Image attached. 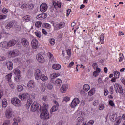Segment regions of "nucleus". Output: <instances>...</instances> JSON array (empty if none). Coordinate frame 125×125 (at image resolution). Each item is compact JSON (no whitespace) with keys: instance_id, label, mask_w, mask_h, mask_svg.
<instances>
[{"instance_id":"1","label":"nucleus","mask_w":125,"mask_h":125,"mask_svg":"<svg viewBox=\"0 0 125 125\" xmlns=\"http://www.w3.org/2000/svg\"><path fill=\"white\" fill-rule=\"evenodd\" d=\"M44 107L42 109L40 114V118L42 120H48V119H49V114L48 113V111H47L48 105L44 104Z\"/></svg>"},{"instance_id":"2","label":"nucleus","mask_w":125,"mask_h":125,"mask_svg":"<svg viewBox=\"0 0 125 125\" xmlns=\"http://www.w3.org/2000/svg\"><path fill=\"white\" fill-rule=\"evenodd\" d=\"M11 101L12 104L15 107H20L22 105V102L17 97L12 98Z\"/></svg>"},{"instance_id":"3","label":"nucleus","mask_w":125,"mask_h":125,"mask_svg":"<svg viewBox=\"0 0 125 125\" xmlns=\"http://www.w3.org/2000/svg\"><path fill=\"white\" fill-rule=\"evenodd\" d=\"M36 98V96H35V94L32 93L30 95V98L27 100V102L26 103V107L27 108V109H29L30 107L31 106V105L32 104V102L33 101V99H35Z\"/></svg>"},{"instance_id":"4","label":"nucleus","mask_w":125,"mask_h":125,"mask_svg":"<svg viewBox=\"0 0 125 125\" xmlns=\"http://www.w3.org/2000/svg\"><path fill=\"white\" fill-rule=\"evenodd\" d=\"M38 110H41V105L40 104L34 102L31 105V111L32 112H36Z\"/></svg>"},{"instance_id":"5","label":"nucleus","mask_w":125,"mask_h":125,"mask_svg":"<svg viewBox=\"0 0 125 125\" xmlns=\"http://www.w3.org/2000/svg\"><path fill=\"white\" fill-rule=\"evenodd\" d=\"M17 24L18 23L16 21H12L7 22L5 24V27L6 29H10L11 28H12L13 26L15 28H16Z\"/></svg>"},{"instance_id":"6","label":"nucleus","mask_w":125,"mask_h":125,"mask_svg":"<svg viewBox=\"0 0 125 125\" xmlns=\"http://www.w3.org/2000/svg\"><path fill=\"white\" fill-rule=\"evenodd\" d=\"M65 26H66L65 22H61L59 23H55L54 24V29L56 31H58V30H60V29L64 28Z\"/></svg>"},{"instance_id":"7","label":"nucleus","mask_w":125,"mask_h":125,"mask_svg":"<svg viewBox=\"0 0 125 125\" xmlns=\"http://www.w3.org/2000/svg\"><path fill=\"white\" fill-rule=\"evenodd\" d=\"M5 116L6 119H11L13 116V110L11 108H8L5 112Z\"/></svg>"},{"instance_id":"8","label":"nucleus","mask_w":125,"mask_h":125,"mask_svg":"<svg viewBox=\"0 0 125 125\" xmlns=\"http://www.w3.org/2000/svg\"><path fill=\"white\" fill-rule=\"evenodd\" d=\"M114 88H115V91L116 92V93H120V94H122L124 91H123V88L122 87V86L120 85L118 83H116L114 84Z\"/></svg>"},{"instance_id":"9","label":"nucleus","mask_w":125,"mask_h":125,"mask_svg":"<svg viewBox=\"0 0 125 125\" xmlns=\"http://www.w3.org/2000/svg\"><path fill=\"white\" fill-rule=\"evenodd\" d=\"M21 43L25 48H29V40L25 38H22L21 40Z\"/></svg>"},{"instance_id":"10","label":"nucleus","mask_w":125,"mask_h":125,"mask_svg":"<svg viewBox=\"0 0 125 125\" xmlns=\"http://www.w3.org/2000/svg\"><path fill=\"white\" fill-rule=\"evenodd\" d=\"M79 103H80V100L79 99V98H75L72 100L71 103L70 107L71 108H76V107L78 106Z\"/></svg>"},{"instance_id":"11","label":"nucleus","mask_w":125,"mask_h":125,"mask_svg":"<svg viewBox=\"0 0 125 125\" xmlns=\"http://www.w3.org/2000/svg\"><path fill=\"white\" fill-rule=\"evenodd\" d=\"M8 55L10 57H15L19 55V50L14 49L8 52Z\"/></svg>"},{"instance_id":"12","label":"nucleus","mask_w":125,"mask_h":125,"mask_svg":"<svg viewBox=\"0 0 125 125\" xmlns=\"http://www.w3.org/2000/svg\"><path fill=\"white\" fill-rule=\"evenodd\" d=\"M30 96H31V95L28 93H23L21 95H19V97L22 101H26L28 100V98H30Z\"/></svg>"},{"instance_id":"13","label":"nucleus","mask_w":125,"mask_h":125,"mask_svg":"<svg viewBox=\"0 0 125 125\" xmlns=\"http://www.w3.org/2000/svg\"><path fill=\"white\" fill-rule=\"evenodd\" d=\"M47 8H48V6H47V4L45 3H42L40 7L41 12H45L47 10Z\"/></svg>"},{"instance_id":"14","label":"nucleus","mask_w":125,"mask_h":125,"mask_svg":"<svg viewBox=\"0 0 125 125\" xmlns=\"http://www.w3.org/2000/svg\"><path fill=\"white\" fill-rule=\"evenodd\" d=\"M36 59L39 63H43V62H44L43 56L40 53L36 55Z\"/></svg>"},{"instance_id":"15","label":"nucleus","mask_w":125,"mask_h":125,"mask_svg":"<svg viewBox=\"0 0 125 125\" xmlns=\"http://www.w3.org/2000/svg\"><path fill=\"white\" fill-rule=\"evenodd\" d=\"M42 71L39 69H37L35 72V77L36 80H40L41 77H42Z\"/></svg>"},{"instance_id":"16","label":"nucleus","mask_w":125,"mask_h":125,"mask_svg":"<svg viewBox=\"0 0 125 125\" xmlns=\"http://www.w3.org/2000/svg\"><path fill=\"white\" fill-rule=\"evenodd\" d=\"M68 88H69V85L67 84H63L60 88L61 92L62 93H65L68 90Z\"/></svg>"},{"instance_id":"17","label":"nucleus","mask_w":125,"mask_h":125,"mask_svg":"<svg viewBox=\"0 0 125 125\" xmlns=\"http://www.w3.org/2000/svg\"><path fill=\"white\" fill-rule=\"evenodd\" d=\"M27 87L29 88H35L36 87V83L33 80H30L27 83Z\"/></svg>"},{"instance_id":"18","label":"nucleus","mask_w":125,"mask_h":125,"mask_svg":"<svg viewBox=\"0 0 125 125\" xmlns=\"http://www.w3.org/2000/svg\"><path fill=\"white\" fill-rule=\"evenodd\" d=\"M16 43H17V41L14 39H12L8 42V47H12V46H14Z\"/></svg>"},{"instance_id":"19","label":"nucleus","mask_w":125,"mask_h":125,"mask_svg":"<svg viewBox=\"0 0 125 125\" xmlns=\"http://www.w3.org/2000/svg\"><path fill=\"white\" fill-rule=\"evenodd\" d=\"M31 45L33 48L36 49L37 47H38V45H39V43L38 42V41L37 39H33L31 42Z\"/></svg>"},{"instance_id":"20","label":"nucleus","mask_w":125,"mask_h":125,"mask_svg":"<svg viewBox=\"0 0 125 125\" xmlns=\"http://www.w3.org/2000/svg\"><path fill=\"white\" fill-rule=\"evenodd\" d=\"M48 56L50 59V61L52 62V63H56V60L53 57V55L51 54L50 52H48Z\"/></svg>"},{"instance_id":"21","label":"nucleus","mask_w":125,"mask_h":125,"mask_svg":"<svg viewBox=\"0 0 125 125\" xmlns=\"http://www.w3.org/2000/svg\"><path fill=\"white\" fill-rule=\"evenodd\" d=\"M7 68L9 71H11L13 69V63L12 62L8 61L6 63Z\"/></svg>"},{"instance_id":"22","label":"nucleus","mask_w":125,"mask_h":125,"mask_svg":"<svg viewBox=\"0 0 125 125\" xmlns=\"http://www.w3.org/2000/svg\"><path fill=\"white\" fill-rule=\"evenodd\" d=\"M46 17H47V14L46 13H43L37 15L36 18L37 19L42 20L44 19V18H46Z\"/></svg>"},{"instance_id":"23","label":"nucleus","mask_w":125,"mask_h":125,"mask_svg":"<svg viewBox=\"0 0 125 125\" xmlns=\"http://www.w3.org/2000/svg\"><path fill=\"white\" fill-rule=\"evenodd\" d=\"M0 46L3 48H6L8 47V42L6 41L2 42L0 43Z\"/></svg>"},{"instance_id":"24","label":"nucleus","mask_w":125,"mask_h":125,"mask_svg":"<svg viewBox=\"0 0 125 125\" xmlns=\"http://www.w3.org/2000/svg\"><path fill=\"white\" fill-rule=\"evenodd\" d=\"M60 76V74L58 72L53 73L50 75V77L51 79H55V78H57V77H59Z\"/></svg>"},{"instance_id":"25","label":"nucleus","mask_w":125,"mask_h":125,"mask_svg":"<svg viewBox=\"0 0 125 125\" xmlns=\"http://www.w3.org/2000/svg\"><path fill=\"white\" fill-rule=\"evenodd\" d=\"M109 119L112 122H115V121H116V119H117V115H116L114 113H111L109 116Z\"/></svg>"},{"instance_id":"26","label":"nucleus","mask_w":125,"mask_h":125,"mask_svg":"<svg viewBox=\"0 0 125 125\" xmlns=\"http://www.w3.org/2000/svg\"><path fill=\"white\" fill-rule=\"evenodd\" d=\"M8 105V104L7 103V100H6V99H3L2 103V108H6Z\"/></svg>"},{"instance_id":"27","label":"nucleus","mask_w":125,"mask_h":125,"mask_svg":"<svg viewBox=\"0 0 125 125\" xmlns=\"http://www.w3.org/2000/svg\"><path fill=\"white\" fill-rule=\"evenodd\" d=\"M52 68L54 70H60L61 69V65L58 64H54L52 66Z\"/></svg>"},{"instance_id":"28","label":"nucleus","mask_w":125,"mask_h":125,"mask_svg":"<svg viewBox=\"0 0 125 125\" xmlns=\"http://www.w3.org/2000/svg\"><path fill=\"white\" fill-rule=\"evenodd\" d=\"M13 72H14V74L16 76H21V71H20V70H19V69H18L17 68L14 69Z\"/></svg>"},{"instance_id":"29","label":"nucleus","mask_w":125,"mask_h":125,"mask_svg":"<svg viewBox=\"0 0 125 125\" xmlns=\"http://www.w3.org/2000/svg\"><path fill=\"white\" fill-rule=\"evenodd\" d=\"M62 83H63L62 80H61V79H58L55 81L54 84L55 85H60V84H62Z\"/></svg>"},{"instance_id":"30","label":"nucleus","mask_w":125,"mask_h":125,"mask_svg":"<svg viewBox=\"0 0 125 125\" xmlns=\"http://www.w3.org/2000/svg\"><path fill=\"white\" fill-rule=\"evenodd\" d=\"M40 80H41V81H42V82H46V81H47L48 80V77L44 75V74H42V75H41V77H40Z\"/></svg>"},{"instance_id":"31","label":"nucleus","mask_w":125,"mask_h":125,"mask_svg":"<svg viewBox=\"0 0 125 125\" xmlns=\"http://www.w3.org/2000/svg\"><path fill=\"white\" fill-rule=\"evenodd\" d=\"M12 77V73H10V74L6 75L5 78L8 81V82H11V78Z\"/></svg>"},{"instance_id":"32","label":"nucleus","mask_w":125,"mask_h":125,"mask_svg":"<svg viewBox=\"0 0 125 125\" xmlns=\"http://www.w3.org/2000/svg\"><path fill=\"white\" fill-rule=\"evenodd\" d=\"M34 71L32 69H29L27 72V76L28 78H31L33 76Z\"/></svg>"},{"instance_id":"33","label":"nucleus","mask_w":125,"mask_h":125,"mask_svg":"<svg viewBox=\"0 0 125 125\" xmlns=\"http://www.w3.org/2000/svg\"><path fill=\"white\" fill-rule=\"evenodd\" d=\"M83 123V117H79L77 119V123L76 125H81Z\"/></svg>"},{"instance_id":"34","label":"nucleus","mask_w":125,"mask_h":125,"mask_svg":"<svg viewBox=\"0 0 125 125\" xmlns=\"http://www.w3.org/2000/svg\"><path fill=\"white\" fill-rule=\"evenodd\" d=\"M23 21H25V22H29L30 20H31V17H30L29 15L25 16L23 17Z\"/></svg>"},{"instance_id":"35","label":"nucleus","mask_w":125,"mask_h":125,"mask_svg":"<svg viewBox=\"0 0 125 125\" xmlns=\"http://www.w3.org/2000/svg\"><path fill=\"white\" fill-rule=\"evenodd\" d=\"M13 121V125H18V123H20V119L18 118H14Z\"/></svg>"},{"instance_id":"36","label":"nucleus","mask_w":125,"mask_h":125,"mask_svg":"<svg viewBox=\"0 0 125 125\" xmlns=\"http://www.w3.org/2000/svg\"><path fill=\"white\" fill-rule=\"evenodd\" d=\"M94 93H95V88H93L90 90V91L88 93V94L89 96H92Z\"/></svg>"},{"instance_id":"37","label":"nucleus","mask_w":125,"mask_h":125,"mask_svg":"<svg viewBox=\"0 0 125 125\" xmlns=\"http://www.w3.org/2000/svg\"><path fill=\"white\" fill-rule=\"evenodd\" d=\"M90 89V87L88 84H85L83 86V90L84 91L87 92Z\"/></svg>"},{"instance_id":"38","label":"nucleus","mask_w":125,"mask_h":125,"mask_svg":"<svg viewBox=\"0 0 125 125\" xmlns=\"http://www.w3.org/2000/svg\"><path fill=\"white\" fill-rule=\"evenodd\" d=\"M17 90L18 91L21 92V91H23V90H24V87L21 85H19L17 86Z\"/></svg>"},{"instance_id":"39","label":"nucleus","mask_w":125,"mask_h":125,"mask_svg":"<svg viewBox=\"0 0 125 125\" xmlns=\"http://www.w3.org/2000/svg\"><path fill=\"white\" fill-rule=\"evenodd\" d=\"M58 110V106H57L56 105H54L52 108L51 109V111L52 112H56Z\"/></svg>"},{"instance_id":"40","label":"nucleus","mask_w":125,"mask_h":125,"mask_svg":"<svg viewBox=\"0 0 125 125\" xmlns=\"http://www.w3.org/2000/svg\"><path fill=\"white\" fill-rule=\"evenodd\" d=\"M114 78L118 79L119 77H120V72L117 71H115V72L114 73Z\"/></svg>"},{"instance_id":"41","label":"nucleus","mask_w":125,"mask_h":125,"mask_svg":"<svg viewBox=\"0 0 125 125\" xmlns=\"http://www.w3.org/2000/svg\"><path fill=\"white\" fill-rule=\"evenodd\" d=\"M35 27L36 28H40V27L42 26V22L41 21H37L35 23Z\"/></svg>"},{"instance_id":"42","label":"nucleus","mask_w":125,"mask_h":125,"mask_svg":"<svg viewBox=\"0 0 125 125\" xmlns=\"http://www.w3.org/2000/svg\"><path fill=\"white\" fill-rule=\"evenodd\" d=\"M8 83L11 88H12L13 89H14V88H15V85L13 83L12 81L9 82Z\"/></svg>"},{"instance_id":"43","label":"nucleus","mask_w":125,"mask_h":125,"mask_svg":"<svg viewBox=\"0 0 125 125\" xmlns=\"http://www.w3.org/2000/svg\"><path fill=\"white\" fill-rule=\"evenodd\" d=\"M43 27L46 28V29H50V28H51L50 24L46 23L43 24Z\"/></svg>"},{"instance_id":"44","label":"nucleus","mask_w":125,"mask_h":125,"mask_svg":"<svg viewBox=\"0 0 125 125\" xmlns=\"http://www.w3.org/2000/svg\"><path fill=\"white\" fill-rule=\"evenodd\" d=\"M19 78H20V76H16L15 78L16 83H19L20 82V79H19Z\"/></svg>"},{"instance_id":"45","label":"nucleus","mask_w":125,"mask_h":125,"mask_svg":"<svg viewBox=\"0 0 125 125\" xmlns=\"http://www.w3.org/2000/svg\"><path fill=\"white\" fill-rule=\"evenodd\" d=\"M104 109V104H101L99 105V109L100 111H102Z\"/></svg>"},{"instance_id":"46","label":"nucleus","mask_w":125,"mask_h":125,"mask_svg":"<svg viewBox=\"0 0 125 125\" xmlns=\"http://www.w3.org/2000/svg\"><path fill=\"white\" fill-rule=\"evenodd\" d=\"M122 121V118L121 117H119V118L118 119V120L116 121V122L115 123V125H120L121 122Z\"/></svg>"},{"instance_id":"47","label":"nucleus","mask_w":125,"mask_h":125,"mask_svg":"<svg viewBox=\"0 0 125 125\" xmlns=\"http://www.w3.org/2000/svg\"><path fill=\"white\" fill-rule=\"evenodd\" d=\"M47 87L48 89H49L50 90H51L53 88V85H52V84L49 83L48 84Z\"/></svg>"},{"instance_id":"48","label":"nucleus","mask_w":125,"mask_h":125,"mask_svg":"<svg viewBox=\"0 0 125 125\" xmlns=\"http://www.w3.org/2000/svg\"><path fill=\"white\" fill-rule=\"evenodd\" d=\"M35 35L37 36L38 38H41L42 37V34H41L40 32L37 31L35 32Z\"/></svg>"},{"instance_id":"49","label":"nucleus","mask_w":125,"mask_h":125,"mask_svg":"<svg viewBox=\"0 0 125 125\" xmlns=\"http://www.w3.org/2000/svg\"><path fill=\"white\" fill-rule=\"evenodd\" d=\"M40 89L42 92H44L45 91V86L43 85H42Z\"/></svg>"},{"instance_id":"50","label":"nucleus","mask_w":125,"mask_h":125,"mask_svg":"<svg viewBox=\"0 0 125 125\" xmlns=\"http://www.w3.org/2000/svg\"><path fill=\"white\" fill-rule=\"evenodd\" d=\"M17 47L19 49H21V48H22V44L21 42H18L17 43Z\"/></svg>"},{"instance_id":"51","label":"nucleus","mask_w":125,"mask_h":125,"mask_svg":"<svg viewBox=\"0 0 125 125\" xmlns=\"http://www.w3.org/2000/svg\"><path fill=\"white\" fill-rule=\"evenodd\" d=\"M94 106H97L99 104V101L96 100L93 103Z\"/></svg>"},{"instance_id":"52","label":"nucleus","mask_w":125,"mask_h":125,"mask_svg":"<svg viewBox=\"0 0 125 125\" xmlns=\"http://www.w3.org/2000/svg\"><path fill=\"white\" fill-rule=\"evenodd\" d=\"M93 124H94V121L91 120L87 123L86 125H92Z\"/></svg>"},{"instance_id":"53","label":"nucleus","mask_w":125,"mask_h":125,"mask_svg":"<svg viewBox=\"0 0 125 125\" xmlns=\"http://www.w3.org/2000/svg\"><path fill=\"white\" fill-rule=\"evenodd\" d=\"M50 43L51 44V45H54V44L55 43V40L54 39H52L50 40Z\"/></svg>"},{"instance_id":"54","label":"nucleus","mask_w":125,"mask_h":125,"mask_svg":"<svg viewBox=\"0 0 125 125\" xmlns=\"http://www.w3.org/2000/svg\"><path fill=\"white\" fill-rule=\"evenodd\" d=\"M28 8L30 10L33 9V8H34V4H28Z\"/></svg>"},{"instance_id":"55","label":"nucleus","mask_w":125,"mask_h":125,"mask_svg":"<svg viewBox=\"0 0 125 125\" xmlns=\"http://www.w3.org/2000/svg\"><path fill=\"white\" fill-rule=\"evenodd\" d=\"M109 104L110 106H111L112 107H114V106H115V103H114V102L112 100H110L109 101Z\"/></svg>"},{"instance_id":"56","label":"nucleus","mask_w":125,"mask_h":125,"mask_svg":"<svg viewBox=\"0 0 125 125\" xmlns=\"http://www.w3.org/2000/svg\"><path fill=\"white\" fill-rule=\"evenodd\" d=\"M9 124H10V121L8 120H6L4 121L3 125H9Z\"/></svg>"},{"instance_id":"57","label":"nucleus","mask_w":125,"mask_h":125,"mask_svg":"<svg viewBox=\"0 0 125 125\" xmlns=\"http://www.w3.org/2000/svg\"><path fill=\"white\" fill-rule=\"evenodd\" d=\"M7 17V16H6V15H0V20H1L2 19H5V18H6Z\"/></svg>"},{"instance_id":"58","label":"nucleus","mask_w":125,"mask_h":125,"mask_svg":"<svg viewBox=\"0 0 125 125\" xmlns=\"http://www.w3.org/2000/svg\"><path fill=\"white\" fill-rule=\"evenodd\" d=\"M119 55V62H121V61H123V59H124V55H123V54H120Z\"/></svg>"},{"instance_id":"59","label":"nucleus","mask_w":125,"mask_h":125,"mask_svg":"<svg viewBox=\"0 0 125 125\" xmlns=\"http://www.w3.org/2000/svg\"><path fill=\"white\" fill-rule=\"evenodd\" d=\"M21 7L23 9H27V8H28V4L24 3L22 5Z\"/></svg>"},{"instance_id":"60","label":"nucleus","mask_w":125,"mask_h":125,"mask_svg":"<svg viewBox=\"0 0 125 125\" xmlns=\"http://www.w3.org/2000/svg\"><path fill=\"white\" fill-rule=\"evenodd\" d=\"M92 67L94 70H95L98 67V65L96 62L94 63L92 65Z\"/></svg>"},{"instance_id":"61","label":"nucleus","mask_w":125,"mask_h":125,"mask_svg":"<svg viewBox=\"0 0 125 125\" xmlns=\"http://www.w3.org/2000/svg\"><path fill=\"white\" fill-rule=\"evenodd\" d=\"M53 5L54 7L55 8V9L58 8L57 6V2H55V1H53Z\"/></svg>"},{"instance_id":"62","label":"nucleus","mask_w":125,"mask_h":125,"mask_svg":"<svg viewBox=\"0 0 125 125\" xmlns=\"http://www.w3.org/2000/svg\"><path fill=\"white\" fill-rule=\"evenodd\" d=\"M5 59H6V58L4 56H0V61H3Z\"/></svg>"},{"instance_id":"63","label":"nucleus","mask_w":125,"mask_h":125,"mask_svg":"<svg viewBox=\"0 0 125 125\" xmlns=\"http://www.w3.org/2000/svg\"><path fill=\"white\" fill-rule=\"evenodd\" d=\"M78 116L79 117H80V116H84V112L79 111Z\"/></svg>"},{"instance_id":"64","label":"nucleus","mask_w":125,"mask_h":125,"mask_svg":"<svg viewBox=\"0 0 125 125\" xmlns=\"http://www.w3.org/2000/svg\"><path fill=\"white\" fill-rule=\"evenodd\" d=\"M70 100V97H65L63 98V101H66V102H68V101H69Z\"/></svg>"}]
</instances>
